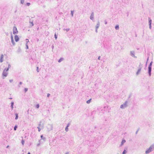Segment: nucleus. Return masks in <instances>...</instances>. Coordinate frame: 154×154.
I'll return each instance as SVG.
<instances>
[{"mask_svg":"<svg viewBox=\"0 0 154 154\" xmlns=\"http://www.w3.org/2000/svg\"><path fill=\"white\" fill-rule=\"evenodd\" d=\"M149 25V28L150 29H151V27H152L151 24Z\"/></svg>","mask_w":154,"mask_h":154,"instance_id":"41","label":"nucleus"},{"mask_svg":"<svg viewBox=\"0 0 154 154\" xmlns=\"http://www.w3.org/2000/svg\"><path fill=\"white\" fill-rule=\"evenodd\" d=\"M100 26V22L99 21H98L97 23V25L96 26V29H98L99 27Z\"/></svg>","mask_w":154,"mask_h":154,"instance_id":"12","label":"nucleus"},{"mask_svg":"<svg viewBox=\"0 0 154 154\" xmlns=\"http://www.w3.org/2000/svg\"><path fill=\"white\" fill-rule=\"evenodd\" d=\"M63 60V58H60V59L58 60V62L59 63H60L61 61H62Z\"/></svg>","mask_w":154,"mask_h":154,"instance_id":"17","label":"nucleus"},{"mask_svg":"<svg viewBox=\"0 0 154 154\" xmlns=\"http://www.w3.org/2000/svg\"><path fill=\"white\" fill-rule=\"evenodd\" d=\"M71 16L72 17L73 16L74 11H71Z\"/></svg>","mask_w":154,"mask_h":154,"instance_id":"28","label":"nucleus"},{"mask_svg":"<svg viewBox=\"0 0 154 154\" xmlns=\"http://www.w3.org/2000/svg\"><path fill=\"white\" fill-rule=\"evenodd\" d=\"M22 82H20L19 83V84L18 85V87L20 88V85H21L22 84Z\"/></svg>","mask_w":154,"mask_h":154,"instance_id":"30","label":"nucleus"},{"mask_svg":"<svg viewBox=\"0 0 154 154\" xmlns=\"http://www.w3.org/2000/svg\"><path fill=\"white\" fill-rule=\"evenodd\" d=\"M29 23H30L31 24H32L31 26H33L34 25V24H33V22L31 21V20H30L29 21Z\"/></svg>","mask_w":154,"mask_h":154,"instance_id":"26","label":"nucleus"},{"mask_svg":"<svg viewBox=\"0 0 154 154\" xmlns=\"http://www.w3.org/2000/svg\"><path fill=\"white\" fill-rule=\"evenodd\" d=\"M97 29H96L95 31L96 32H97Z\"/></svg>","mask_w":154,"mask_h":154,"instance_id":"50","label":"nucleus"},{"mask_svg":"<svg viewBox=\"0 0 154 154\" xmlns=\"http://www.w3.org/2000/svg\"><path fill=\"white\" fill-rule=\"evenodd\" d=\"M54 37H55V38H57V35L56 34V33H55V34Z\"/></svg>","mask_w":154,"mask_h":154,"instance_id":"36","label":"nucleus"},{"mask_svg":"<svg viewBox=\"0 0 154 154\" xmlns=\"http://www.w3.org/2000/svg\"><path fill=\"white\" fill-rule=\"evenodd\" d=\"M47 128L48 131H50L53 129V125L51 124H48L47 126Z\"/></svg>","mask_w":154,"mask_h":154,"instance_id":"4","label":"nucleus"},{"mask_svg":"<svg viewBox=\"0 0 154 154\" xmlns=\"http://www.w3.org/2000/svg\"><path fill=\"white\" fill-rule=\"evenodd\" d=\"M68 127H67V126L65 128V131L66 132H67L68 131Z\"/></svg>","mask_w":154,"mask_h":154,"instance_id":"31","label":"nucleus"},{"mask_svg":"<svg viewBox=\"0 0 154 154\" xmlns=\"http://www.w3.org/2000/svg\"><path fill=\"white\" fill-rule=\"evenodd\" d=\"M26 4L27 6H29L30 5V3H27Z\"/></svg>","mask_w":154,"mask_h":154,"instance_id":"40","label":"nucleus"},{"mask_svg":"<svg viewBox=\"0 0 154 154\" xmlns=\"http://www.w3.org/2000/svg\"><path fill=\"white\" fill-rule=\"evenodd\" d=\"M11 39L13 38V36H12V35H11Z\"/></svg>","mask_w":154,"mask_h":154,"instance_id":"54","label":"nucleus"},{"mask_svg":"<svg viewBox=\"0 0 154 154\" xmlns=\"http://www.w3.org/2000/svg\"><path fill=\"white\" fill-rule=\"evenodd\" d=\"M9 147V146H8L7 147V148H8V147Z\"/></svg>","mask_w":154,"mask_h":154,"instance_id":"59","label":"nucleus"},{"mask_svg":"<svg viewBox=\"0 0 154 154\" xmlns=\"http://www.w3.org/2000/svg\"><path fill=\"white\" fill-rule=\"evenodd\" d=\"M98 60H100V56H99V57H98Z\"/></svg>","mask_w":154,"mask_h":154,"instance_id":"48","label":"nucleus"},{"mask_svg":"<svg viewBox=\"0 0 154 154\" xmlns=\"http://www.w3.org/2000/svg\"><path fill=\"white\" fill-rule=\"evenodd\" d=\"M107 23V21L106 20H105V24H106Z\"/></svg>","mask_w":154,"mask_h":154,"instance_id":"45","label":"nucleus"},{"mask_svg":"<svg viewBox=\"0 0 154 154\" xmlns=\"http://www.w3.org/2000/svg\"><path fill=\"white\" fill-rule=\"evenodd\" d=\"M24 91L25 92H27L28 91V88H25L24 89Z\"/></svg>","mask_w":154,"mask_h":154,"instance_id":"39","label":"nucleus"},{"mask_svg":"<svg viewBox=\"0 0 154 154\" xmlns=\"http://www.w3.org/2000/svg\"><path fill=\"white\" fill-rule=\"evenodd\" d=\"M21 143L23 145L24 143V141L23 140H22L21 141Z\"/></svg>","mask_w":154,"mask_h":154,"instance_id":"33","label":"nucleus"},{"mask_svg":"<svg viewBox=\"0 0 154 154\" xmlns=\"http://www.w3.org/2000/svg\"><path fill=\"white\" fill-rule=\"evenodd\" d=\"M54 47L53 45L52 46V49H53V48H54Z\"/></svg>","mask_w":154,"mask_h":154,"instance_id":"52","label":"nucleus"},{"mask_svg":"<svg viewBox=\"0 0 154 154\" xmlns=\"http://www.w3.org/2000/svg\"><path fill=\"white\" fill-rule=\"evenodd\" d=\"M14 38H19L17 35H15L14 36Z\"/></svg>","mask_w":154,"mask_h":154,"instance_id":"37","label":"nucleus"},{"mask_svg":"<svg viewBox=\"0 0 154 154\" xmlns=\"http://www.w3.org/2000/svg\"><path fill=\"white\" fill-rule=\"evenodd\" d=\"M24 2V0H21L20 3L22 4H23Z\"/></svg>","mask_w":154,"mask_h":154,"instance_id":"27","label":"nucleus"},{"mask_svg":"<svg viewBox=\"0 0 154 154\" xmlns=\"http://www.w3.org/2000/svg\"><path fill=\"white\" fill-rule=\"evenodd\" d=\"M8 69H6V68H5L3 72L2 73V76L6 77L8 75Z\"/></svg>","mask_w":154,"mask_h":154,"instance_id":"3","label":"nucleus"},{"mask_svg":"<svg viewBox=\"0 0 154 154\" xmlns=\"http://www.w3.org/2000/svg\"><path fill=\"white\" fill-rule=\"evenodd\" d=\"M41 137L42 139H43L45 141L46 138L45 137H43L42 135H41Z\"/></svg>","mask_w":154,"mask_h":154,"instance_id":"18","label":"nucleus"},{"mask_svg":"<svg viewBox=\"0 0 154 154\" xmlns=\"http://www.w3.org/2000/svg\"><path fill=\"white\" fill-rule=\"evenodd\" d=\"M94 12H92L91 13V16H90V19L91 20L93 21L94 20Z\"/></svg>","mask_w":154,"mask_h":154,"instance_id":"6","label":"nucleus"},{"mask_svg":"<svg viewBox=\"0 0 154 154\" xmlns=\"http://www.w3.org/2000/svg\"><path fill=\"white\" fill-rule=\"evenodd\" d=\"M65 154H69V153L68 152H66V153H65Z\"/></svg>","mask_w":154,"mask_h":154,"instance_id":"56","label":"nucleus"},{"mask_svg":"<svg viewBox=\"0 0 154 154\" xmlns=\"http://www.w3.org/2000/svg\"><path fill=\"white\" fill-rule=\"evenodd\" d=\"M13 81V79H10L9 80V82H12Z\"/></svg>","mask_w":154,"mask_h":154,"instance_id":"44","label":"nucleus"},{"mask_svg":"<svg viewBox=\"0 0 154 154\" xmlns=\"http://www.w3.org/2000/svg\"><path fill=\"white\" fill-rule=\"evenodd\" d=\"M3 58L4 56L3 54H2L1 55L0 58V62L2 63V62L3 61Z\"/></svg>","mask_w":154,"mask_h":154,"instance_id":"8","label":"nucleus"},{"mask_svg":"<svg viewBox=\"0 0 154 154\" xmlns=\"http://www.w3.org/2000/svg\"><path fill=\"white\" fill-rule=\"evenodd\" d=\"M149 57H148L147 59V62L148 61V60H149Z\"/></svg>","mask_w":154,"mask_h":154,"instance_id":"49","label":"nucleus"},{"mask_svg":"<svg viewBox=\"0 0 154 154\" xmlns=\"http://www.w3.org/2000/svg\"><path fill=\"white\" fill-rule=\"evenodd\" d=\"M149 19V25L151 24L152 23V20L150 19V17L148 18Z\"/></svg>","mask_w":154,"mask_h":154,"instance_id":"14","label":"nucleus"},{"mask_svg":"<svg viewBox=\"0 0 154 154\" xmlns=\"http://www.w3.org/2000/svg\"><path fill=\"white\" fill-rule=\"evenodd\" d=\"M91 99H90L89 100H87L86 102L88 104L91 101Z\"/></svg>","mask_w":154,"mask_h":154,"instance_id":"24","label":"nucleus"},{"mask_svg":"<svg viewBox=\"0 0 154 154\" xmlns=\"http://www.w3.org/2000/svg\"><path fill=\"white\" fill-rule=\"evenodd\" d=\"M27 154H30V152H28V153H27Z\"/></svg>","mask_w":154,"mask_h":154,"instance_id":"53","label":"nucleus"},{"mask_svg":"<svg viewBox=\"0 0 154 154\" xmlns=\"http://www.w3.org/2000/svg\"><path fill=\"white\" fill-rule=\"evenodd\" d=\"M66 30V31L67 32H68L69 30V28L66 29H64V30Z\"/></svg>","mask_w":154,"mask_h":154,"instance_id":"35","label":"nucleus"},{"mask_svg":"<svg viewBox=\"0 0 154 154\" xmlns=\"http://www.w3.org/2000/svg\"><path fill=\"white\" fill-rule=\"evenodd\" d=\"M37 71L38 72H39V69L38 67H37Z\"/></svg>","mask_w":154,"mask_h":154,"instance_id":"38","label":"nucleus"},{"mask_svg":"<svg viewBox=\"0 0 154 154\" xmlns=\"http://www.w3.org/2000/svg\"><path fill=\"white\" fill-rule=\"evenodd\" d=\"M137 132H138V131H137L136 132V134H137Z\"/></svg>","mask_w":154,"mask_h":154,"instance_id":"55","label":"nucleus"},{"mask_svg":"<svg viewBox=\"0 0 154 154\" xmlns=\"http://www.w3.org/2000/svg\"><path fill=\"white\" fill-rule=\"evenodd\" d=\"M127 152V151L126 150H125V149L123 152H122V154H126V153Z\"/></svg>","mask_w":154,"mask_h":154,"instance_id":"25","label":"nucleus"},{"mask_svg":"<svg viewBox=\"0 0 154 154\" xmlns=\"http://www.w3.org/2000/svg\"><path fill=\"white\" fill-rule=\"evenodd\" d=\"M15 116H16V117H15V120H17V119H18V114L17 113H16L15 114Z\"/></svg>","mask_w":154,"mask_h":154,"instance_id":"15","label":"nucleus"},{"mask_svg":"<svg viewBox=\"0 0 154 154\" xmlns=\"http://www.w3.org/2000/svg\"><path fill=\"white\" fill-rule=\"evenodd\" d=\"M19 39H15V41L16 42H17L19 41Z\"/></svg>","mask_w":154,"mask_h":154,"instance_id":"42","label":"nucleus"},{"mask_svg":"<svg viewBox=\"0 0 154 154\" xmlns=\"http://www.w3.org/2000/svg\"><path fill=\"white\" fill-rule=\"evenodd\" d=\"M21 51V49L20 48H19L17 50V52L18 53H19Z\"/></svg>","mask_w":154,"mask_h":154,"instance_id":"22","label":"nucleus"},{"mask_svg":"<svg viewBox=\"0 0 154 154\" xmlns=\"http://www.w3.org/2000/svg\"><path fill=\"white\" fill-rule=\"evenodd\" d=\"M39 104H37L36 106V107L37 109H38L39 108Z\"/></svg>","mask_w":154,"mask_h":154,"instance_id":"34","label":"nucleus"},{"mask_svg":"<svg viewBox=\"0 0 154 154\" xmlns=\"http://www.w3.org/2000/svg\"><path fill=\"white\" fill-rule=\"evenodd\" d=\"M70 125V123H68V124L67 125V126H67V127H69V126Z\"/></svg>","mask_w":154,"mask_h":154,"instance_id":"43","label":"nucleus"},{"mask_svg":"<svg viewBox=\"0 0 154 154\" xmlns=\"http://www.w3.org/2000/svg\"><path fill=\"white\" fill-rule=\"evenodd\" d=\"M154 150V143L152 144L149 147L147 148L145 151V153L146 154H149L153 151Z\"/></svg>","mask_w":154,"mask_h":154,"instance_id":"1","label":"nucleus"},{"mask_svg":"<svg viewBox=\"0 0 154 154\" xmlns=\"http://www.w3.org/2000/svg\"><path fill=\"white\" fill-rule=\"evenodd\" d=\"M115 28L116 30H118L119 29V26L118 25H116Z\"/></svg>","mask_w":154,"mask_h":154,"instance_id":"20","label":"nucleus"},{"mask_svg":"<svg viewBox=\"0 0 154 154\" xmlns=\"http://www.w3.org/2000/svg\"><path fill=\"white\" fill-rule=\"evenodd\" d=\"M40 143H38V144H37V146H39V145H40Z\"/></svg>","mask_w":154,"mask_h":154,"instance_id":"51","label":"nucleus"},{"mask_svg":"<svg viewBox=\"0 0 154 154\" xmlns=\"http://www.w3.org/2000/svg\"><path fill=\"white\" fill-rule=\"evenodd\" d=\"M130 54L131 56L132 57H135V56H134V51H131L130 52Z\"/></svg>","mask_w":154,"mask_h":154,"instance_id":"10","label":"nucleus"},{"mask_svg":"<svg viewBox=\"0 0 154 154\" xmlns=\"http://www.w3.org/2000/svg\"><path fill=\"white\" fill-rule=\"evenodd\" d=\"M141 67H140L139 68V69L136 73V75H138L139 74V73L140 72L141 70Z\"/></svg>","mask_w":154,"mask_h":154,"instance_id":"9","label":"nucleus"},{"mask_svg":"<svg viewBox=\"0 0 154 154\" xmlns=\"http://www.w3.org/2000/svg\"><path fill=\"white\" fill-rule=\"evenodd\" d=\"M147 62H147V61H146V64H147Z\"/></svg>","mask_w":154,"mask_h":154,"instance_id":"57","label":"nucleus"},{"mask_svg":"<svg viewBox=\"0 0 154 154\" xmlns=\"http://www.w3.org/2000/svg\"><path fill=\"white\" fill-rule=\"evenodd\" d=\"M126 142V140H123L122 141L121 145H122Z\"/></svg>","mask_w":154,"mask_h":154,"instance_id":"16","label":"nucleus"},{"mask_svg":"<svg viewBox=\"0 0 154 154\" xmlns=\"http://www.w3.org/2000/svg\"><path fill=\"white\" fill-rule=\"evenodd\" d=\"M128 101H126L125 102V103L121 105L120 108L122 109H124L125 108L127 107L128 106Z\"/></svg>","mask_w":154,"mask_h":154,"instance_id":"2","label":"nucleus"},{"mask_svg":"<svg viewBox=\"0 0 154 154\" xmlns=\"http://www.w3.org/2000/svg\"><path fill=\"white\" fill-rule=\"evenodd\" d=\"M9 99H12V98H9Z\"/></svg>","mask_w":154,"mask_h":154,"instance_id":"58","label":"nucleus"},{"mask_svg":"<svg viewBox=\"0 0 154 154\" xmlns=\"http://www.w3.org/2000/svg\"><path fill=\"white\" fill-rule=\"evenodd\" d=\"M152 63H153V62L152 61H151L148 67H152Z\"/></svg>","mask_w":154,"mask_h":154,"instance_id":"23","label":"nucleus"},{"mask_svg":"<svg viewBox=\"0 0 154 154\" xmlns=\"http://www.w3.org/2000/svg\"><path fill=\"white\" fill-rule=\"evenodd\" d=\"M141 66H142V65H141V64L140 63V64L139 65V67H141Z\"/></svg>","mask_w":154,"mask_h":154,"instance_id":"46","label":"nucleus"},{"mask_svg":"<svg viewBox=\"0 0 154 154\" xmlns=\"http://www.w3.org/2000/svg\"><path fill=\"white\" fill-rule=\"evenodd\" d=\"M26 49H28L29 48H28V46L27 45V43L29 42V39H26Z\"/></svg>","mask_w":154,"mask_h":154,"instance_id":"11","label":"nucleus"},{"mask_svg":"<svg viewBox=\"0 0 154 154\" xmlns=\"http://www.w3.org/2000/svg\"><path fill=\"white\" fill-rule=\"evenodd\" d=\"M17 125H15L14 128V131H16L17 130Z\"/></svg>","mask_w":154,"mask_h":154,"instance_id":"32","label":"nucleus"},{"mask_svg":"<svg viewBox=\"0 0 154 154\" xmlns=\"http://www.w3.org/2000/svg\"><path fill=\"white\" fill-rule=\"evenodd\" d=\"M11 67V65L10 64H9L8 66V67L7 68H6V69H8V70H9V69Z\"/></svg>","mask_w":154,"mask_h":154,"instance_id":"29","label":"nucleus"},{"mask_svg":"<svg viewBox=\"0 0 154 154\" xmlns=\"http://www.w3.org/2000/svg\"><path fill=\"white\" fill-rule=\"evenodd\" d=\"M14 105V102H12L11 103V108L12 110L13 109Z\"/></svg>","mask_w":154,"mask_h":154,"instance_id":"13","label":"nucleus"},{"mask_svg":"<svg viewBox=\"0 0 154 154\" xmlns=\"http://www.w3.org/2000/svg\"><path fill=\"white\" fill-rule=\"evenodd\" d=\"M18 32L16 26H14L13 28V33L14 34H15Z\"/></svg>","mask_w":154,"mask_h":154,"instance_id":"5","label":"nucleus"},{"mask_svg":"<svg viewBox=\"0 0 154 154\" xmlns=\"http://www.w3.org/2000/svg\"><path fill=\"white\" fill-rule=\"evenodd\" d=\"M11 42L12 44L13 45H15V43H14V39H11Z\"/></svg>","mask_w":154,"mask_h":154,"instance_id":"19","label":"nucleus"},{"mask_svg":"<svg viewBox=\"0 0 154 154\" xmlns=\"http://www.w3.org/2000/svg\"><path fill=\"white\" fill-rule=\"evenodd\" d=\"M27 112H29V110H28L27 111Z\"/></svg>","mask_w":154,"mask_h":154,"instance_id":"60","label":"nucleus"},{"mask_svg":"<svg viewBox=\"0 0 154 154\" xmlns=\"http://www.w3.org/2000/svg\"><path fill=\"white\" fill-rule=\"evenodd\" d=\"M41 122H40V123L39 124V127H37V128L38 129V131L39 132H40V131H41V129H40V128H39V126L41 125Z\"/></svg>","mask_w":154,"mask_h":154,"instance_id":"21","label":"nucleus"},{"mask_svg":"<svg viewBox=\"0 0 154 154\" xmlns=\"http://www.w3.org/2000/svg\"><path fill=\"white\" fill-rule=\"evenodd\" d=\"M50 94H47V97H49V96H50Z\"/></svg>","mask_w":154,"mask_h":154,"instance_id":"47","label":"nucleus"},{"mask_svg":"<svg viewBox=\"0 0 154 154\" xmlns=\"http://www.w3.org/2000/svg\"><path fill=\"white\" fill-rule=\"evenodd\" d=\"M151 69L152 67H148V73L149 76L151 75Z\"/></svg>","mask_w":154,"mask_h":154,"instance_id":"7","label":"nucleus"}]
</instances>
